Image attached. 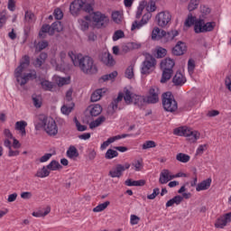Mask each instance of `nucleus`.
Instances as JSON below:
<instances>
[{
  "label": "nucleus",
  "mask_w": 231,
  "mask_h": 231,
  "mask_svg": "<svg viewBox=\"0 0 231 231\" xmlns=\"http://www.w3.org/2000/svg\"><path fill=\"white\" fill-rule=\"evenodd\" d=\"M72 64L86 75H95L98 71L93 58L84 56L81 53H75L72 51L68 53Z\"/></svg>",
  "instance_id": "1"
},
{
  "label": "nucleus",
  "mask_w": 231,
  "mask_h": 231,
  "mask_svg": "<svg viewBox=\"0 0 231 231\" xmlns=\"http://www.w3.org/2000/svg\"><path fill=\"white\" fill-rule=\"evenodd\" d=\"M28 66H30V56L24 55L20 61V65L14 70V77L20 86H25L30 80L37 79V72L35 70L24 73L28 69Z\"/></svg>",
  "instance_id": "2"
},
{
  "label": "nucleus",
  "mask_w": 231,
  "mask_h": 231,
  "mask_svg": "<svg viewBox=\"0 0 231 231\" xmlns=\"http://www.w3.org/2000/svg\"><path fill=\"white\" fill-rule=\"evenodd\" d=\"M34 127L36 131H43L48 136H57L59 134V126L55 120L46 116H40L38 120L34 122Z\"/></svg>",
  "instance_id": "3"
},
{
  "label": "nucleus",
  "mask_w": 231,
  "mask_h": 231,
  "mask_svg": "<svg viewBox=\"0 0 231 231\" xmlns=\"http://www.w3.org/2000/svg\"><path fill=\"white\" fill-rule=\"evenodd\" d=\"M176 136H184L189 143H196L199 140L201 134L196 130H192L187 126H180L173 130Z\"/></svg>",
  "instance_id": "4"
},
{
  "label": "nucleus",
  "mask_w": 231,
  "mask_h": 231,
  "mask_svg": "<svg viewBox=\"0 0 231 231\" xmlns=\"http://www.w3.org/2000/svg\"><path fill=\"white\" fill-rule=\"evenodd\" d=\"M162 98L164 111L174 113V111L178 110V102H176L174 95L171 92L163 93Z\"/></svg>",
  "instance_id": "5"
},
{
  "label": "nucleus",
  "mask_w": 231,
  "mask_h": 231,
  "mask_svg": "<svg viewBox=\"0 0 231 231\" xmlns=\"http://www.w3.org/2000/svg\"><path fill=\"white\" fill-rule=\"evenodd\" d=\"M144 57L145 60L142 63L141 73L142 75H149L156 68V59L150 53L144 54Z\"/></svg>",
  "instance_id": "6"
},
{
  "label": "nucleus",
  "mask_w": 231,
  "mask_h": 231,
  "mask_svg": "<svg viewBox=\"0 0 231 231\" xmlns=\"http://www.w3.org/2000/svg\"><path fill=\"white\" fill-rule=\"evenodd\" d=\"M91 19L96 28H106L109 24V17L98 11L92 13Z\"/></svg>",
  "instance_id": "7"
},
{
  "label": "nucleus",
  "mask_w": 231,
  "mask_h": 231,
  "mask_svg": "<svg viewBox=\"0 0 231 231\" xmlns=\"http://www.w3.org/2000/svg\"><path fill=\"white\" fill-rule=\"evenodd\" d=\"M155 19L158 26L165 28V26L169 25L172 20V15L168 11H162L156 14Z\"/></svg>",
  "instance_id": "8"
},
{
  "label": "nucleus",
  "mask_w": 231,
  "mask_h": 231,
  "mask_svg": "<svg viewBox=\"0 0 231 231\" xmlns=\"http://www.w3.org/2000/svg\"><path fill=\"white\" fill-rule=\"evenodd\" d=\"M131 167V164L129 162H126L125 164H116L115 167H113L109 172L108 176L110 178H122V175L127 169Z\"/></svg>",
  "instance_id": "9"
},
{
  "label": "nucleus",
  "mask_w": 231,
  "mask_h": 231,
  "mask_svg": "<svg viewBox=\"0 0 231 231\" xmlns=\"http://www.w3.org/2000/svg\"><path fill=\"white\" fill-rule=\"evenodd\" d=\"M152 18V13H146L143 15L141 21L135 20L132 23L131 32H134V30H142L143 26L149 24V21Z\"/></svg>",
  "instance_id": "10"
},
{
  "label": "nucleus",
  "mask_w": 231,
  "mask_h": 231,
  "mask_svg": "<svg viewBox=\"0 0 231 231\" xmlns=\"http://www.w3.org/2000/svg\"><path fill=\"white\" fill-rule=\"evenodd\" d=\"M160 88L153 86L150 88L148 91V96L146 97L147 104H158L160 102Z\"/></svg>",
  "instance_id": "11"
},
{
  "label": "nucleus",
  "mask_w": 231,
  "mask_h": 231,
  "mask_svg": "<svg viewBox=\"0 0 231 231\" xmlns=\"http://www.w3.org/2000/svg\"><path fill=\"white\" fill-rule=\"evenodd\" d=\"M228 223H231V212L218 217L215 223V226L216 228H225Z\"/></svg>",
  "instance_id": "12"
},
{
  "label": "nucleus",
  "mask_w": 231,
  "mask_h": 231,
  "mask_svg": "<svg viewBox=\"0 0 231 231\" xmlns=\"http://www.w3.org/2000/svg\"><path fill=\"white\" fill-rule=\"evenodd\" d=\"M82 5L83 0H74L72 3H70L69 12L71 15L77 17V15L80 14V11H82Z\"/></svg>",
  "instance_id": "13"
},
{
  "label": "nucleus",
  "mask_w": 231,
  "mask_h": 231,
  "mask_svg": "<svg viewBox=\"0 0 231 231\" xmlns=\"http://www.w3.org/2000/svg\"><path fill=\"white\" fill-rule=\"evenodd\" d=\"M171 180H174V176L171 172V171L164 169L161 171L160 173V178H159V183L161 185H165L169 183Z\"/></svg>",
  "instance_id": "14"
},
{
  "label": "nucleus",
  "mask_w": 231,
  "mask_h": 231,
  "mask_svg": "<svg viewBox=\"0 0 231 231\" xmlns=\"http://www.w3.org/2000/svg\"><path fill=\"white\" fill-rule=\"evenodd\" d=\"M101 62L105 64V66H107L108 68H113L115 64H116V61L115 60V58H113V55L109 52H104L101 55Z\"/></svg>",
  "instance_id": "15"
},
{
  "label": "nucleus",
  "mask_w": 231,
  "mask_h": 231,
  "mask_svg": "<svg viewBox=\"0 0 231 231\" xmlns=\"http://www.w3.org/2000/svg\"><path fill=\"white\" fill-rule=\"evenodd\" d=\"M161 35L162 36V39H164L165 42H171V41H174V38L180 35V32L176 30H172L168 32L162 30Z\"/></svg>",
  "instance_id": "16"
},
{
  "label": "nucleus",
  "mask_w": 231,
  "mask_h": 231,
  "mask_svg": "<svg viewBox=\"0 0 231 231\" xmlns=\"http://www.w3.org/2000/svg\"><path fill=\"white\" fill-rule=\"evenodd\" d=\"M187 51V45L183 42H178L177 44L172 49L173 55H183Z\"/></svg>",
  "instance_id": "17"
},
{
  "label": "nucleus",
  "mask_w": 231,
  "mask_h": 231,
  "mask_svg": "<svg viewBox=\"0 0 231 231\" xmlns=\"http://www.w3.org/2000/svg\"><path fill=\"white\" fill-rule=\"evenodd\" d=\"M26 127L28 123L23 120L16 122L14 125V129L20 133L21 136H26Z\"/></svg>",
  "instance_id": "18"
},
{
  "label": "nucleus",
  "mask_w": 231,
  "mask_h": 231,
  "mask_svg": "<svg viewBox=\"0 0 231 231\" xmlns=\"http://www.w3.org/2000/svg\"><path fill=\"white\" fill-rule=\"evenodd\" d=\"M172 82L175 86H183L187 82V78L181 72L177 71L172 79Z\"/></svg>",
  "instance_id": "19"
},
{
  "label": "nucleus",
  "mask_w": 231,
  "mask_h": 231,
  "mask_svg": "<svg viewBox=\"0 0 231 231\" xmlns=\"http://www.w3.org/2000/svg\"><path fill=\"white\" fill-rule=\"evenodd\" d=\"M107 91V88H98L96 91H94L91 95L90 100L91 102H98L102 97H104V94H106Z\"/></svg>",
  "instance_id": "20"
},
{
  "label": "nucleus",
  "mask_w": 231,
  "mask_h": 231,
  "mask_svg": "<svg viewBox=\"0 0 231 231\" xmlns=\"http://www.w3.org/2000/svg\"><path fill=\"white\" fill-rule=\"evenodd\" d=\"M124 100L125 102V104H133V97L134 96L133 94V88L129 87V88H124Z\"/></svg>",
  "instance_id": "21"
},
{
  "label": "nucleus",
  "mask_w": 231,
  "mask_h": 231,
  "mask_svg": "<svg viewBox=\"0 0 231 231\" xmlns=\"http://www.w3.org/2000/svg\"><path fill=\"white\" fill-rule=\"evenodd\" d=\"M133 98L132 102H134V106H137V107H143V106L147 104V97H145V96L134 95Z\"/></svg>",
  "instance_id": "22"
},
{
  "label": "nucleus",
  "mask_w": 231,
  "mask_h": 231,
  "mask_svg": "<svg viewBox=\"0 0 231 231\" xmlns=\"http://www.w3.org/2000/svg\"><path fill=\"white\" fill-rule=\"evenodd\" d=\"M210 185H212V179H207L197 185L196 190L197 192L208 190V189H210Z\"/></svg>",
  "instance_id": "23"
},
{
  "label": "nucleus",
  "mask_w": 231,
  "mask_h": 231,
  "mask_svg": "<svg viewBox=\"0 0 231 231\" xmlns=\"http://www.w3.org/2000/svg\"><path fill=\"white\" fill-rule=\"evenodd\" d=\"M67 158H69V160H75V158H79V150H77V147L75 145H70L67 152Z\"/></svg>",
  "instance_id": "24"
},
{
  "label": "nucleus",
  "mask_w": 231,
  "mask_h": 231,
  "mask_svg": "<svg viewBox=\"0 0 231 231\" xmlns=\"http://www.w3.org/2000/svg\"><path fill=\"white\" fill-rule=\"evenodd\" d=\"M174 65H175L174 60H171V58H167L162 60L161 69H173Z\"/></svg>",
  "instance_id": "25"
},
{
  "label": "nucleus",
  "mask_w": 231,
  "mask_h": 231,
  "mask_svg": "<svg viewBox=\"0 0 231 231\" xmlns=\"http://www.w3.org/2000/svg\"><path fill=\"white\" fill-rule=\"evenodd\" d=\"M125 185H126V187H143V185H145V180H133L132 179H127L125 181Z\"/></svg>",
  "instance_id": "26"
},
{
  "label": "nucleus",
  "mask_w": 231,
  "mask_h": 231,
  "mask_svg": "<svg viewBox=\"0 0 231 231\" xmlns=\"http://www.w3.org/2000/svg\"><path fill=\"white\" fill-rule=\"evenodd\" d=\"M46 59H48V54L46 52H42L40 56L35 60L34 66L36 68H41L46 61Z\"/></svg>",
  "instance_id": "27"
},
{
  "label": "nucleus",
  "mask_w": 231,
  "mask_h": 231,
  "mask_svg": "<svg viewBox=\"0 0 231 231\" xmlns=\"http://www.w3.org/2000/svg\"><path fill=\"white\" fill-rule=\"evenodd\" d=\"M111 17L116 24H122V22L124 21V15L119 11L113 12Z\"/></svg>",
  "instance_id": "28"
},
{
  "label": "nucleus",
  "mask_w": 231,
  "mask_h": 231,
  "mask_svg": "<svg viewBox=\"0 0 231 231\" xmlns=\"http://www.w3.org/2000/svg\"><path fill=\"white\" fill-rule=\"evenodd\" d=\"M172 73H174L173 69H162V76L161 79L162 84H165L167 80H171V77H172Z\"/></svg>",
  "instance_id": "29"
},
{
  "label": "nucleus",
  "mask_w": 231,
  "mask_h": 231,
  "mask_svg": "<svg viewBox=\"0 0 231 231\" xmlns=\"http://www.w3.org/2000/svg\"><path fill=\"white\" fill-rule=\"evenodd\" d=\"M216 28V22H208L205 23V20H203V33H207L208 32H213Z\"/></svg>",
  "instance_id": "30"
},
{
  "label": "nucleus",
  "mask_w": 231,
  "mask_h": 231,
  "mask_svg": "<svg viewBox=\"0 0 231 231\" xmlns=\"http://www.w3.org/2000/svg\"><path fill=\"white\" fill-rule=\"evenodd\" d=\"M51 28L52 30V35H54L55 32H57L58 33L62 32L64 30V25H62V22L56 21L52 23Z\"/></svg>",
  "instance_id": "31"
},
{
  "label": "nucleus",
  "mask_w": 231,
  "mask_h": 231,
  "mask_svg": "<svg viewBox=\"0 0 231 231\" xmlns=\"http://www.w3.org/2000/svg\"><path fill=\"white\" fill-rule=\"evenodd\" d=\"M50 176V170L48 166H43L42 169L38 170L36 172L37 178H48Z\"/></svg>",
  "instance_id": "32"
},
{
  "label": "nucleus",
  "mask_w": 231,
  "mask_h": 231,
  "mask_svg": "<svg viewBox=\"0 0 231 231\" xmlns=\"http://www.w3.org/2000/svg\"><path fill=\"white\" fill-rule=\"evenodd\" d=\"M176 160L180 163H189V162H190V155L180 152L176 155Z\"/></svg>",
  "instance_id": "33"
},
{
  "label": "nucleus",
  "mask_w": 231,
  "mask_h": 231,
  "mask_svg": "<svg viewBox=\"0 0 231 231\" xmlns=\"http://www.w3.org/2000/svg\"><path fill=\"white\" fill-rule=\"evenodd\" d=\"M41 86H42V89H43L44 91H53V88L55 85H53V83H51V81L42 79L41 81Z\"/></svg>",
  "instance_id": "34"
},
{
  "label": "nucleus",
  "mask_w": 231,
  "mask_h": 231,
  "mask_svg": "<svg viewBox=\"0 0 231 231\" xmlns=\"http://www.w3.org/2000/svg\"><path fill=\"white\" fill-rule=\"evenodd\" d=\"M44 33H49V35H53V31L51 29V26L49 24L42 25V27L39 32V36L44 37Z\"/></svg>",
  "instance_id": "35"
},
{
  "label": "nucleus",
  "mask_w": 231,
  "mask_h": 231,
  "mask_svg": "<svg viewBox=\"0 0 231 231\" xmlns=\"http://www.w3.org/2000/svg\"><path fill=\"white\" fill-rule=\"evenodd\" d=\"M103 122H106V117L105 116H99L96 120L92 121L89 124V128L90 129H95L96 127H98L102 125Z\"/></svg>",
  "instance_id": "36"
},
{
  "label": "nucleus",
  "mask_w": 231,
  "mask_h": 231,
  "mask_svg": "<svg viewBox=\"0 0 231 231\" xmlns=\"http://www.w3.org/2000/svg\"><path fill=\"white\" fill-rule=\"evenodd\" d=\"M50 212H51V208H50V206H48L45 208L44 212L42 210L32 212V216H33V217H44L48 216V214H50Z\"/></svg>",
  "instance_id": "37"
},
{
  "label": "nucleus",
  "mask_w": 231,
  "mask_h": 231,
  "mask_svg": "<svg viewBox=\"0 0 231 231\" xmlns=\"http://www.w3.org/2000/svg\"><path fill=\"white\" fill-rule=\"evenodd\" d=\"M195 33H203V19H197L194 25Z\"/></svg>",
  "instance_id": "38"
},
{
  "label": "nucleus",
  "mask_w": 231,
  "mask_h": 231,
  "mask_svg": "<svg viewBox=\"0 0 231 231\" xmlns=\"http://www.w3.org/2000/svg\"><path fill=\"white\" fill-rule=\"evenodd\" d=\"M89 19H90L89 16H85V20L84 19L79 20V26L82 32H86V30L89 29V23L88 22L89 21Z\"/></svg>",
  "instance_id": "39"
},
{
  "label": "nucleus",
  "mask_w": 231,
  "mask_h": 231,
  "mask_svg": "<svg viewBox=\"0 0 231 231\" xmlns=\"http://www.w3.org/2000/svg\"><path fill=\"white\" fill-rule=\"evenodd\" d=\"M198 21V19H196V16H192V14H189L184 23L185 26H187L188 28H190V26H195L196 25V22Z\"/></svg>",
  "instance_id": "40"
},
{
  "label": "nucleus",
  "mask_w": 231,
  "mask_h": 231,
  "mask_svg": "<svg viewBox=\"0 0 231 231\" xmlns=\"http://www.w3.org/2000/svg\"><path fill=\"white\" fill-rule=\"evenodd\" d=\"M152 41H160V39H163V36L162 35V30H160L158 27L153 28L152 32Z\"/></svg>",
  "instance_id": "41"
},
{
  "label": "nucleus",
  "mask_w": 231,
  "mask_h": 231,
  "mask_svg": "<svg viewBox=\"0 0 231 231\" xmlns=\"http://www.w3.org/2000/svg\"><path fill=\"white\" fill-rule=\"evenodd\" d=\"M111 205V202L105 201L104 203L98 204L96 208H93V212H104Z\"/></svg>",
  "instance_id": "42"
},
{
  "label": "nucleus",
  "mask_w": 231,
  "mask_h": 231,
  "mask_svg": "<svg viewBox=\"0 0 231 231\" xmlns=\"http://www.w3.org/2000/svg\"><path fill=\"white\" fill-rule=\"evenodd\" d=\"M34 48H35V51H42V50H46V48H48V42L42 41L38 43L37 42H35Z\"/></svg>",
  "instance_id": "43"
},
{
  "label": "nucleus",
  "mask_w": 231,
  "mask_h": 231,
  "mask_svg": "<svg viewBox=\"0 0 231 231\" xmlns=\"http://www.w3.org/2000/svg\"><path fill=\"white\" fill-rule=\"evenodd\" d=\"M102 113V106L98 104L92 106L90 109L91 116H98Z\"/></svg>",
  "instance_id": "44"
},
{
  "label": "nucleus",
  "mask_w": 231,
  "mask_h": 231,
  "mask_svg": "<svg viewBox=\"0 0 231 231\" xmlns=\"http://www.w3.org/2000/svg\"><path fill=\"white\" fill-rule=\"evenodd\" d=\"M196 69V60L194 59H189L188 60V72L190 76L194 75V70Z\"/></svg>",
  "instance_id": "45"
},
{
  "label": "nucleus",
  "mask_w": 231,
  "mask_h": 231,
  "mask_svg": "<svg viewBox=\"0 0 231 231\" xmlns=\"http://www.w3.org/2000/svg\"><path fill=\"white\" fill-rule=\"evenodd\" d=\"M118 156V152L116 150L108 149L105 154L106 160H113Z\"/></svg>",
  "instance_id": "46"
},
{
  "label": "nucleus",
  "mask_w": 231,
  "mask_h": 231,
  "mask_svg": "<svg viewBox=\"0 0 231 231\" xmlns=\"http://www.w3.org/2000/svg\"><path fill=\"white\" fill-rule=\"evenodd\" d=\"M126 79H134V64H131L127 67L125 73Z\"/></svg>",
  "instance_id": "47"
},
{
  "label": "nucleus",
  "mask_w": 231,
  "mask_h": 231,
  "mask_svg": "<svg viewBox=\"0 0 231 231\" xmlns=\"http://www.w3.org/2000/svg\"><path fill=\"white\" fill-rule=\"evenodd\" d=\"M132 167L134 168V171L140 172V171L143 169V162L142 160L134 161L132 163Z\"/></svg>",
  "instance_id": "48"
},
{
  "label": "nucleus",
  "mask_w": 231,
  "mask_h": 231,
  "mask_svg": "<svg viewBox=\"0 0 231 231\" xmlns=\"http://www.w3.org/2000/svg\"><path fill=\"white\" fill-rule=\"evenodd\" d=\"M123 98H124V94L120 93L117 98L112 101L111 106H112L113 111H116L118 109V102H122Z\"/></svg>",
  "instance_id": "49"
},
{
  "label": "nucleus",
  "mask_w": 231,
  "mask_h": 231,
  "mask_svg": "<svg viewBox=\"0 0 231 231\" xmlns=\"http://www.w3.org/2000/svg\"><path fill=\"white\" fill-rule=\"evenodd\" d=\"M116 77H118V72L113 71L110 74L104 75L101 78V80H103V82H106L107 80H115V79H116Z\"/></svg>",
  "instance_id": "50"
},
{
  "label": "nucleus",
  "mask_w": 231,
  "mask_h": 231,
  "mask_svg": "<svg viewBox=\"0 0 231 231\" xmlns=\"http://www.w3.org/2000/svg\"><path fill=\"white\" fill-rule=\"evenodd\" d=\"M143 10H145V2H141L137 7L135 18L140 19V17H142V14H143Z\"/></svg>",
  "instance_id": "51"
},
{
  "label": "nucleus",
  "mask_w": 231,
  "mask_h": 231,
  "mask_svg": "<svg viewBox=\"0 0 231 231\" xmlns=\"http://www.w3.org/2000/svg\"><path fill=\"white\" fill-rule=\"evenodd\" d=\"M124 37H125L124 31L117 30L114 32L112 39H113L114 42H116V41H119V39H124Z\"/></svg>",
  "instance_id": "52"
},
{
  "label": "nucleus",
  "mask_w": 231,
  "mask_h": 231,
  "mask_svg": "<svg viewBox=\"0 0 231 231\" xmlns=\"http://www.w3.org/2000/svg\"><path fill=\"white\" fill-rule=\"evenodd\" d=\"M60 163H59V162L57 161H51L48 165H47V169H49L50 171H59V169H60Z\"/></svg>",
  "instance_id": "53"
},
{
  "label": "nucleus",
  "mask_w": 231,
  "mask_h": 231,
  "mask_svg": "<svg viewBox=\"0 0 231 231\" xmlns=\"http://www.w3.org/2000/svg\"><path fill=\"white\" fill-rule=\"evenodd\" d=\"M73 107H75V104L71 103V106H68V105H63L61 106L62 115H69L73 111Z\"/></svg>",
  "instance_id": "54"
},
{
  "label": "nucleus",
  "mask_w": 231,
  "mask_h": 231,
  "mask_svg": "<svg viewBox=\"0 0 231 231\" xmlns=\"http://www.w3.org/2000/svg\"><path fill=\"white\" fill-rule=\"evenodd\" d=\"M24 19L27 23H34L35 22V14L32 13V11H26Z\"/></svg>",
  "instance_id": "55"
},
{
  "label": "nucleus",
  "mask_w": 231,
  "mask_h": 231,
  "mask_svg": "<svg viewBox=\"0 0 231 231\" xmlns=\"http://www.w3.org/2000/svg\"><path fill=\"white\" fill-rule=\"evenodd\" d=\"M199 5V2L198 0H190L188 5L189 12H194V10L198 8Z\"/></svg>",
  "instance_id": "56"
},
{
  "label": "nucleus",
  "mask_w": 231,
  "mask_h": 231,
  "mask_svg": "<svg viewBox=\"0 0 231 231\" xmlns=\"http://www.w3.org/2000/svg\"><path fill=\"white\" fill-rule=\"evenodd\" d=\"M114 142H115V137L108 138L106 141H105L101 144V146H100L101 151H106V149H107V147H109V145H111V143H114Z\"/></svg>",
  "instance_id": "57"
},
{
  "label": "nucleus",
  "mask_w": 231,
  "mask_h": 231,
  "mask_svg": "<svg viewBox=\"0 0 231 231\" xmlns=\"http://www.w3.org/2000/svg\"><path fill=\"white\" fill-rule=\"evenodd\" d=\"M56 82L60 87L66 86V84H69V79L56 77Z\"/></svg>",
  "instance_id": "58"
},
{
  "label": "nucleus",
  "mask_w": 231,
  "mask_h": 231,
  "mask_svg": "<svg viewBox=\"0 0 231 231\" xmlns=\"http://www.w3.org/2000/svg\"><path fill=\"white\" fill-rule=\"evenodd\" d=\"M81 10L83 12H86L87 14H91V12H93V5H91V4H88L83 1Z\"/></svg>",
  "instance_id": "59"
},
{
  "label": "nucleus",
  "mask_w": 231,
  "mask_h": 231,
  "mask_svg": "<svg viewBox=\"0 0 231 231\" xmlns=\"http://www.w3.org/2000/svg\"><path fill=\"white\" fill-rule=\"evenodd\" d=\"M74 122L76 124V127L79 133H83V131H88V126L81 125L80 122L77 119V117L74 118Z\"/></svg>",
  "instance_id": "60"
},
{
  "label": "nucleus",
  "mask_w": 231,
  "mask_h": 231,
  "mask_svg": "<svg viewBox=\"0 0 231 231\" xmlns=\"http://www.w3.org/2000/svg\"><path fill=\"white\" fill-rule=\"evenodd\" d=\"M142 147L143 150L154 149V147H156V143L154 141H146Z\"/></svg>",
  "instance_id": "61"
},
{
  "label": "nucleus",
  "mask_w": 231,
  "mask_h": 231,
  "mask_svg": "<svg viewBox=\"0 0 231 231\" xmlns=\"http://www.w3.org/2000/svg\"><path fill=\"white\" fill-rule=\"evenodd\" d=\"M19 154H21V152L19 150H14V148L12 147L8 149L7 156L9 158H15L19 156Z\"/></svg>",
  "instance_id": "62"
},
{
  "label": "nucleus",
  "mask_w": 231,
  "mask_h": 231,
  "mask_svg": "<svg viewBox=\"0 0 231 231\" xmlns=\"http://www.w3.org/2000/svg\"><path fill=\"white\" fill-rule=\"evenodd\" d=\"M6 11L0 12V29L6 24Z\"/></svg>",
  "instance_id": "63"
},
{
  "label": "nucleus",
  "mask_w": 231,
  "mask_h": 231,
  "mask_svg": "<svg viewBox=\"0 0 231 231\" xmlns=\"http://www.w3.org/2000/svg\"><path fill=\"white\" fill-rule=\"evenodd\" d=\"M156 53H157L158 59H163V57H165L167 55V50H165L162 47H158Z\"/></svg>",
  "instance_id": "64"
}]
</instances>
